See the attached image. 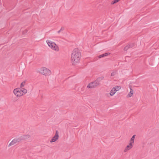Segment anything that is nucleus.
Segmentation results:
<instances>
[{"instance_id": "nucleus-1", "label": "nucleus", "mask_w": 159, "mask_h": 159, "mask_svg": "<svg viewBox=\"0 0 159 159\" xmlns=\"http://www.w3.org/2000/svg\"><path fill=\"white\" fill-rule=\"evenodd\" d=\"M81 57V53L78 48H75L72 52L71 54V61L72 65L79 62Z\"/></svg>"}, {"instance_id": "nucleus-2", "label": "nucleus", "mask_w": 159, "mask_h": 159, "mask_svg": "<svg viewBox=\"0 0 159 159\" xmlns=\"http://www.w3.org/2000/svg\"><path fill=\"white\" fill-rule=\"evenodd\" d=\"M46 42L49 46L52 49L55 51L58 50L57 46L54 42H52L48 40H47L46 41Z\"/></svg>"}, {"instance_id": "nucleus-3", "label": "nucleus", "mask_w": 159, "mask_h": 159, "mask_svg": "<svg viewBox=\"0 0 159 159\" xmlns=\"http://www.w3.org/2000/svg\"><path fill=\"white\" fill-rule=\"evenodd\" d=\"M40 73L44 75H48L51 74V72L49 69L43 67V69L40 70Z\"/></svg>"}, {"instance_id": "nucleus-4", "label": "nucleus", "mask_w": 159, "mask_h": 159, "mask_svg": "<svg viewBox=\"0 0 159 159\" xmlns=\"http://www.w3.org/2000/svg\"><path fill=\"white\" fill-rule=\"evenodd\" d=\"M21 90V88H17L14 90L13 93L17 97H20L23 95Z\"/></svg>"}, {"instance_id": "nucleus-5", "label": "nucleus", "mask_w": 159, "mask_h": 159, "mask_svg": "<svg viewBox=\"0 0 159 159\" xmlns=\"http://www.w3.org/2000/svg\"><path fill=\"white\" fill-rule=\"evenodd\" d=\"M99 85L98 83L95 80L94 81L91 82L88 84L87 85V87L88 88H93L96 87L97 86Z\"/></svg>"}, {"instance_id": "nucleus-6", "label": "nucleus", "mask_w": 159, "mask_h": 159, "mask_svg": "<svg viewBox=\"0 0 159 159\" xmlns=\"http://www.w3.org/2000/svg\"><path fill=\"white\" fill-rule=\"evenodd\" d=\"M58 133L59 132L58 131L56 130L55 135L52 138V139H51L50 141V142L51 143L55 142L59 138Z\"/></svg>"}, {"instance_id": "nucleus-7", "label": "nucleus", "mask_w": 159, "mask_h": 159, "mask_svg": "<svg viewBox=\"0 0 159 159\" xmlns=\"http://www.w3.org/2000/svg\"><path fill=\"white\" fill-rule=\"evenodd\" d=\"M30 136L29 134H23L19 137L20 141H25L28 139L29 138Z\"/></svg>"}, {"instance_id": "nucleus-8", "label": "nucleus", "mask_w": 159, "mask_h": 159, "mask_svg": "<svg viewBox=\"0 0 159 159\" xmlns=\"http://www.w3.org/2000/svg\"><path fill=\"white\" fill-rule=\"evenodd\" d=\"M134 145H132L131 143H129V145H127L126 147L125 148L124 152H126L132 148Z\"/></svg>"}, {"instance_id": "nucleus-9", "label": "nucleus", "mask_w": 159, "mask_h": 159, "mask_svg": "<svg viewBox=\"0 0 159 159\" xmlns=\"http://www.w3.org/2000/svg\"><path fill=\"white\" fill-rule=\"evenodd\" d=\"M110 54V53L109 52L105 53L99 55L98 57L99 58H101L104 57H106Z\"/></svg>"}, {"instance_id": "nucleus-10", "label": "nucleus", "mask_w": 159, "mask_h": 159, "mask_svg": "<svg viewBox=\"0 0 159 159\" xmlns=\"http://www.w3.org/2000/svg\"><path fill=\"white\" fill-rule=\"evenodd\" d=\"M12 141L13 143L14 144H15L19 142H20V139L19 138H16L14 139H13Z\"/></svg>"}, {"instance_id": "nucleus-11", "label": "nucleus", "mask_w": 159, "mask_h": 159, "mask_svg": "<svg viewBox=\"0 0 159 159\" xmlns=\"http://www.w3.org/2000/svg\"><path fill=\"white\" fill-rule=\"evenodd\" d=\"M104 78V76H102V77H98V78H97L96 80V81L98 83V84L100 85V81L103 80Z\"/></svg>"}, {"instance_id": "nucleus-12", "label": "nucleus", "mask_w": 159, "mask_h": 159, "mask_svg": "<svg viewBox=\"0 0 159 159\" xmlns=\"http://www.w3.org/2000/svg\"><path fill=\"white\" fill-rule=\"evenodd\" d=\"M136 136V135H134L131 138L130 140H129V143H131L132 145H134V140L135 138V136Z\"/></svg>"}, {"instance_id": "nucleus-13", "label": "nucleus", "mask_w": 159, "mask_h": 159, "mask_svg": "<svg viewBox=\"0 0 159 159\" xmlns=\"http://www.w3.org/2000/svg\"><path fill=\"white\" fill-rule=\"evenodd\" d=\"M116 92V90L114 88H113L111 90L110 93V95L112 96Z\"/></svg>"}, {"instance_id": "nucleus-14", "label": "nucleus", "mask_w": 159, "mask_h": 159, "mask_svg": "<svg viewBox=\"0 0 159 159\" xmlns=\"http://www.w3.org/2000/svg\"><path fill=\"white\" fill-rule=\"evenodd\" d=\"M133 93V91L132 89L130 88V91L129 93L127 95V97H131Z\"/></svg>"}, {"instance_id": "nucleus-15", "label": "nucleus", "mask_w": 159, "mask_h": 159, "mask_svg": "<svg viewBox=\"0 0 159 159\" xmlns=\"http://www.w3.org/2000/svg\"><path fill=\"white\" fill-rule=\"evenodd\" d=\"M129 48H131L134 47L135 46V44L134 43H132L128 45Z\"/></svg>"}, {"instance_id": "nucleus-16", "label": "nucleus", "mask_w": 159, "mask_h": 159, "mask_svg": "<svg viewBox=\"0 0 159 159\" xmlns=\"http://www.w3.org/2000/svg\"><path fill=\"white\" fill-rule=\"evenodd\" d=\"M21 89H22L21 90L22 91V93H23V95L24 94H25L27 92V90L26 89L23 88H21Z\"/></svg>"}, {"instance_id": "nucleus-17", "label": "nucleus", "mask_w": 159, "mask_h": 159, "mask_svg": "<svg viewBox=\"0 0 159 159\" xmlns=\"http://www.w3.org/2000/svg\"><path fill=\"white\" fill-rule=\"evenodd\" d=\"M25 81H24L21 83V84H20V88H22V87H23L24 86V85L25 84Z\"/></svg>"}, {"instance_id": "nucleus-18", "label": "nucleus", "mask_w": 159, "mask_h": 159, "mask_svg": "<svg viewBox=\"0 0 159 159\" xmlns=\"http://www.w3.org/2000/svg\"><path fill=\"white\" fill-rule=\"evenodd\" d=\"M113 88H114L115 89H116V91H117L118 90L120 89L121 88V87L119 86H117L113 87Z\"/></svg>"}, {"instance_id": "nucleus-19", "label": "nucleus", "mask_w": 159, "mask_h": 159, "mask_svg": "<svg viewBox=\"0 0 159 159\" xmlns=\"http://www.w3.org/2000/svg\"><path fill=\"white\" fill-rule=\"evenodd\" d=\"M129 47L128 45H126L124 49V51H127L129 48Z\"/></svg>"}, {"instance_id": "nucleus-20", "label": "nucleus", "mask_w": 159, "mask_h": 159, "mask_svg": "<svg viewBox=\"0 0 159 159\" xmlns=\"http://www.w3.org/2000/svg\"><path fill=\"white\" fill-rule=\"evenodd\" d=\"M116 75V72H112L111 74V76H115V75Z\"/></svg>"}, {"instance_id": "nucleus-21", "label": "nucleus", "mask_w": 159, "mask_h": 159, "mask_svg": "<svg viewBox=\"0 0 159 159\" xmlns=\"http://www.w3.org/2000/svg\"><path fill=\"white\" fill-rule=\"evenodd\" d=\"M28 31V30L27 29H25L24 31L23 32V34H25Z\"/></svg>"}, {"instance_id": "nucleus-22", "label": "nucleus", "mask_w": 159, "mask_h": 159, "mask_svg": "<svg viewBox=\"0 0 159 159\" xmlns=\"http://www.w3.org/2000/svg\"><path fill=\"white\" fill-rule=\"evenodd\" d=\"M14 145V143H13L12 142V141H11L9 144L8 145V146L9 147V146H10L12 145Z\"/></svg>"}, {"instance_id": "nucleus-23", "label": "nucleus", "mask_w": 159, "mask_h": 159, "mask_svg": "<svg viewBox=\"0 0 159 159\" xmlns=\"http://www.w3.org/2000/svg\"><path fill=\"white\" fill-rule=\"evenodd\" d=\"M62 31H63L64 30V28L62 27L60 29Z\"/></svg>"}, {"instance_id": "nucleus-24", "label": "nucleus", "mask_w": 159, "mask_h": 159, "mask_svg": "<svg viewBox=\"0 0 159 159\" xmlns=\"http://www.w3.org/2000/svg\"><path fill=\"white\" fill-rule=\"evenodd\" d=\"M60 32H61V31L60 30L57 31L58 33H59Z\"/></svg>"}, {"instance_id": "nucleus-25", "label": "nucleus", "mask_w": 159, "mask_h": 159, "mask_svg": "<svg viewBox=\"0 0 159 159\" xmlns=\"http://www.w3.org/2000/svg\"><path fill=\"white\" fill-rule=\"evenodd\" d=\"M60 30V31L61 32L62 31L61 30Z\"/></svg>"}]
</instances>
